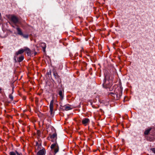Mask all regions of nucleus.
Segmentation results:
<instances>
[{"label": "nucleus", "mask_w": 155, "mask_h": 155, "mask_svg": "<svg viewBox=\"0 0 155 155\" xmlns=\"http://www.w3.org/2000/svg\"><path fill=\"white\" fill-rule=\"evenodd\" d=\"M50 138L52 142H54L51 146V148L54 150V154H56L59 151V147L57 142V134L56 133H54L51 136Z\"/></svg>", "instance_id": "1"}, {"label": "nucleus", "mask_w": 155, "mask_h": 155, "mask_svg": "<svg viewBox=\"0 0 155 155\" xmlns=\"http://www.w3.org/2000/svg\"><path fill=\"white\" fill-rule=\"evenodd\" d=\"M119 90L118 92L116 91L115 93L114 94L111 93L113 95H112L114 97V98L116 100H118L121 96L122 92V90L120 88H119Z\"/></svg>", "instance_id": "2"}, {"label": "nucleus", "mask_w": 155, "mask_h": 155, "mask_svg": "<svg viewBox=\"0 0 155 155\" xmlns=\"http://www.w3.org/2000/svg\"><path fill=\"white\" fill-rule=\"evenodd\" d=\"M8 18L10 21L13 22L15 24H16L18 22V18L15 15H9Z\"/></svg>", "instance_id": "3"}, {"label": "nucleus", "mask_w": 155, "mask_h": 155, "mask_svg": "<svg viewBox=\"0 0 155 155\" xmlns=\"http://www.w3.org/2000/svg\"><path fill=\"white\" fill-rule=\"evenodd\" d=\"M110 78V75L109 74H105V78L104 79V80L103 81V85L104 87H107L106 85L107 83H106V80H108Z\"/></svg>", "instance_id": "4"}, {"label": "nucleus", "mask_w": 155, "mask_h": 155, "mask_svg": "<svg viewBox=\"0 0 155 155\" xmlns=\"http://www.w3.org/2000/svg\"><path fill=\"white\" fill-rule=\"evenodd\" d=\"M90 122V120L87 118H84L82 120V124L85 126L87 125Z\"/></svg>", "instance_id": "5"}, {"label": "nucleus", "mask_w": 155, "mask_h": 155, "mask_svg": "<svg viewBox=\"0 0 155 155\" xmlns=\"http://www.w3.org/2000/svg\"><path fill=\"white\" fill-rule=\"evenodd\" d=\"M46 150L45 148H42L41 149L39 150L37 153V155H45Z\"/></svg>", "instance_id": "6"}, {"label": "nucleus", "mask_w": 155, "mask_h": 155, "mask_svg": "<svg viewBox=\"0 0 155 155\" xmlns=\"http://www.w3.org/2000/svg\"><path fill=\"white\" fill-rule=\"evenodd\" d=\"M53 103L54 100H52L50 102L49 106L50 111L51 114H52L53 110Z\"/></svg>", "instance_id": "7"}, {"label": "nucleus", "mask_w": 155, "mask_h": 155, "mask_svg": "<svg viewBox=\"0 0 155 155\" xmlns=\"http://www.w3.org/2000/svg\"><path fill=\"white\" fill-rule=\"evenodd\" d=\"M16 29L17 31V34L18 35L21 36L23 35V32L21 29L19 27L17 26Z\"/></svg>", "instance_id": "8"}, {"label": "nucleus", "mask_w": 155, "mask_h": 155, "mask_svg": "<svg viewBox=\"0 0 155 155\" xmlns=\"http://www.w3.org/2000/svg\"><path fill=\"white\" fill-rule=\"evenodd\" d=\"M25 51L24 49H21L16 52L15 54L17 55L19 54H21Z\"/></svg>", "instance_id": "9"}, {"label": "nucleus", "mask_w": 155, "mask_h": 155, "mask_svg": "<svg viewBox=\"0 0 155 155\" xmlns=\"http://www.w3.org/2000/svg\"><path fill=\"white\" fill-rule=\"evenodd\" d=\"M24 50L28 55H30L31 54V50L28 48L25 47L24 48Z\"/></svg>", "instance_id": "10"}, {"label": "nucleus", "mask_w": 155, "mask_h": 155, "mask_svg": "<svg viewBox=\"0 0 155 155\" xmlns=\"http://www.w3.org/2000/svg\"><path fill=\"white\" fill-rule=\"evenodd\" d=\"M40 46L43 48L44 50H45L46 47V44L45 43H41L40 44Z\"/></svg>", "instance_id": "11"}, {"label": "nucleus", "mask_w": 155, "mask_h": 155, "mask_svg": "<svg viewBox=\"0 0 155 155\" xmlns=\"http://www.w3.org/2000/svg\"><path fill=\"white\" fill-rule=\"evenodd\" d=\"M151 129L152 128H150L149 129L146 130L144 131V134L146 135H148L149 134L150 132V131Z\"/></svg>", "instance_id": "12"}, {"label": "nucleus", "mask_w": 155, "mask_h": 155, "mask_svg": "<svg viewBox=\"0 0 155 155\" xmlns=\"http://www.w3.org/2000/svg\"><path fill=\"white\" fill-rule=\"evenodd\" d=\"M24 56L23 55H21L19 58L18 61L19 62H21L24 59Z\"/></svg>", "instance_id": "13"}, {"label": "nucleus", "mask_w": 155, "mask_h": 155, "mask_svg": "<svg viewBox=\"0 0 155 155\" xmlns=\"http://www.w3.org/2000/svg\"><path fill=\"white\" fill-rule=\"evenodd\" d=\"M53 74L55 78H58V75L56 71H54Z\"/></svg>", "instance_id": "14"}, {"label": "nucleus", "mask_w": 155, "mask_h": 155, "mask_svg": "<svg viewBox=\"0 0 155 155\" xmlns=\"http://www.w3.org/2000/svg\"><path fill=\"white\" fill-rule=\"evenodd\" d=\"M65 110H70L71 109L70 107L68 106H65L64 107Z\"/></svg>", "instance_id": "15"}, {"label": "nucleus", "mask_w": 155, "mask_h": 155, "mask_svg": "<svg viewBox=\"0 0 155 155\" xmlns=\"http://www.w3.org/2000/svg\"><path fill=\"white\" fill-rule=\"evenodd\" d=\"M21 36L25 38H28V35H24L23 34V35H21Z\"/></svg>", "instance_id": "16"}, {"label": "nucleus", "mask_w": 155, "mask_h": 155, "mask_svg": "<svg viewBox=\"0 0 155 155\" xmlns=\"http://www.w3.org/2000/svg\"><path fill=\"white\" fill-rule=\"evenodd\" d=\"M59 95L61 97H63L62 91L61 90L59 91Z\"/></svg>", "instance_id": "17"}, {"label": "nucleus", "mask_w": 155, "mask_h": 155, "mask_svg": "<svg viewBox=\"0 0 155 155\" xmlns=\"http://www.w3.org/2000/svg\"><path fill=\"white\" fill-rule=\"evenodd\" d=\"M15 153L13 151L10 152L9 153V155H16Z\"/></svg>", "instance_id": "18"}, {"label": "nucleus", "mask_w": 155, "mask_h": 155, "mask_svg": "<svg viewBox=\"0 0 155 155\" xmlns=\"http://www.w3.org/2000/svg\"><path fill=\"white\" fill-rule=\"evenodd\" d=\"M9 97L11 100H12L13 99V96L11 94H10L9 95Z\"/></svg>", "instance_id": "19"}, {"label": "nucleus", "mask_w": 155, "mask_h": 155, "mask_svg": "<svg viewBox=\"0 0 155 155\" xmlns=\"http://www.w3.org/2000/svg\"><path fill=\"white\" fill-rule=\"evenodd\" d=\"M38 147L36 149L37 150H39V149H41V145H38Z\"/></svg>", "instance_id": "20"}, {"label": "nucleus", "mask_w": 155, "mask_h": 155, "mask_svg": "<svg viewBox=\"0 0 155 155\" xmlns=\"http://www.w3.org/2000/svg\"><path fill=\"white\" fill-rule=\"evenodd\" d=\"M37 134L38 135V136H40V135L41 134V132L40 130H38L37 131Z\"/></svg>", "instance_id": "21"}, {"label": "nucleus", "mask_w": 155, "mask_h": 155, "mask_svg": "<svg viewBox=\"0 0 155 155\" xmlns=\"http://www.w3.org/2000/svg\"><path fill=\"white\" fill-rule=\"evenodd\" d=\"M147 140H148L150 141H153L154 140V139L153 138H151L149 139H147Z\"/></svg>", "instance_id": "22"}, {"label": "nucleus", "mask_w": 155, "mask_h": 155, "mask_svg": "<svg viewBox=\"0 0 155 155\" xmlns=\"http://www.w3.org/2000/svg\"><path fill=\"white\" fill-rule=\"evenodd\" d=\"M151 150L154 153H155V148H153L151 149Z\"/></svg>", "instance_id": "23"}, {"label": "nucleus", "mask_w": 155, "mask_h": 155, "mask_svg": "<svg viewBox=\"0 0 155 155\" xmlns=\"http://www.w3.org/2000/svg\"><path fill=\"white\" fill-rule=\"evenodd\" d=\"M16 153L17 155H22V154L21 153H18L17 151H16Z\"/></svg>", "instance_id": "24"}]
</instances>
